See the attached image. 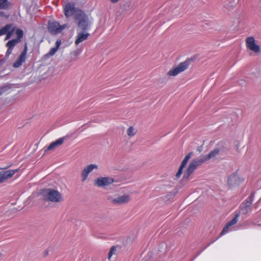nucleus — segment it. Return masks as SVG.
I'll return each instance as SVG.
<instances>
[{
  "label": "nucleus",
  "instance_id": "18",
  "mask_svg": "<svg viewBox=\"0 0 261 261\" xmlns=\"http://www.w3.org/2000/svg\"><path fill=\"white\" fill-rule=\"evenodd\" d=\"M65 139V137H61L51 143L46 149H45V151L54 149L58 146L62 145Z\"/></svg>",
  "mask_w": 261,
  "mask_h": 261
},
{
  "label": "nucleus",
  "instance_id": "34",
  "mask_svg": "<svg viewBox=\"0 0 261 261\" xmlns=\"http://www.w3.org/2000/svg\"><path fill=\"white\" fill-rule=\"evenodd\" d=\"M260 8H261V4H260Z\"/></svg>",
  "mask_w": 261,
  "mask_h": 261
},
{
  "label": "nucleus",
  "instance_id": "26",
  "mask_svg": "<svg viewBox=\"0 0 261 261\" xmlns=\"http://www.w3.org/2000/svg\"><path fill=\"white\" fill-rule=\"evenodd\" d=\"M15 31V27H14L10 31H9L7 34L6 36L5 37V40H7L9 39L13 34Z\"/></svg>",
  "mask_w": 261,
  "mask_h": 261
},
{
  "label": "nucleus",
  "instance_id": "25",
  "mask_svg": "<svg viewBox=\"0 0 261 261\" xmlns=\"http://www.w3.org/2000/svg\"><path fill=\"white\" fill-rule=\"evenodd\" d=\"M136 134V130L134 127L130 126L127 130V134L129 137H133Z\"/></svg>",
  "mask_w": 261,
  "mask_h": 261
},
{
  "label": "nucleus",
  "instance_id": "27",
  "mask_svg": "<svg viewBox=\"0 0 261 261\" xmlns=\"http://www.w3.org/2000/svg\"><path fill=\"white\" fill-rule=\"evenodd\" d=\"M116 251V248L115 246H112L108 254V258L110 259L112 256L115 253Z\"/></svg>",
  "mask_w": 261,
  "mask_h": 261
},
{
  "label": "nucleus",
  "instance_id": "24",
  "mask_svg": "<svg viewBox=\"0 0 261 261\" xmlns=\"http://www.w3.org/2000/svg\"><path fill=\"white\" fill-rule=\"evenodd\" d=\"M15 33L17 36V38L15 39L20 42L21 41V39L23 36V31L22 30H21L20 29H17L16 30Z\"/></svg>",
  "mask_w": 261,
  "mask_h": 261
},
{
  "label": "nucleus",
  "instance_id": "15",
  "mask_svg": "<svg viewBox=\"0 0 261 261\" xmlns=\"http://www.w3.org/2000/svg\"><path fill=\"white\" fill-rule=\"evenodd\" d=\"M61 44V40H57L56 42V46L51 48L48 53L44 56L43 59L45 60L54 56L58 50Z\"/></svg>",
  "mask_w": 261,
  "mask_h": 261
},
{
  "label": "nucleus",
  "instance_id": "33",
  "mask_svg": "<svg viewBox=\"0 0 261 261\" xmlns=\"http://www.w3.org/2000/svg\"><path fill=\"white\" fill-rule=\"evenodd\" d=\"M3 13V12H0V15H2Z\"/></svg>",
  "mask_w": 261,
  "mask_h": 261
},
{
  "label": "nucleus",
  "instance_id": "19",
  "mask_svg": "<svg viewBox=\"0 0 261 261\" xmlns=\"http://www.w3.org/2000/svg\"><path fill=\"white\" fill-rule=\"evenodd\" d=\"M251 204L250 202L246 201V200L241 205V210L243 214H247L251 210Z\"/></svg>",
  "mask_w": 261,
  "mask_h": 261
},
{
  "label": "nucleus",
  "instance_id": "30",
  "mask_svg": "<svg viewBox=\"0 0 261 261\" xmlns=\"http://www.w3.org/2000/svg\"><path fill=\"white\" fill-rule=\"evenodd\" d=\"M12 50L13 49L8 47V49L6 54V56L8 57L10 56V55L12 54Z\"/></svg>",
  "mask_w": 261,
  "mask_h": 261
},
{
  "label": "nucleus",
  "instance_id": "10",
  "mask_svg": "<svg viewBox=\"0 0 261 261\" xmlns=\"http://www.w3.org/2000/svg\"><path fill=\"white\" fill-rule=\"evenodd\" d=\"M18 169L8 170L0 172V184L3 183L8 179L11 178Z\"/></svg>",
  "mask_w": 261,
  "mask_h": 261
},
{
  "label": "nucleus",
  "instance_id": "22",
  "mask_svg": "<svg viewBox=\"0 0 261 261\" xmlns=\"http://www.w3.org/2000/svg\"><path fill=\"white\" fill-rule=\"evenodd\" d=\"M10 5L8 0H0V9L7 10L9 9Z\"/></svg>",
  "mask_w": 261,
  "mask_h": 261
},
{
  "label": "nucleus",
  "instance_id": "29",
  "mask_svg": "<svg viewBox=\"0 0 261 261\" xmlns=\"http://www.w3.org/2000/svg\"><path fill=\"white\" fill-rule=\"evenodd\" d=\"M254 194L252 193L249 196V197L247 199H246L245 200H246V201L250 202V203L252 204V202H253V199H254Z\"/></svg>",
  "mask_w": 261,
  "mask_h": 261
},
{
  "label": "nucleus",
  "instance_id": "7",
  "mask_svg": "<svg viewBox=\"0 0 261 261\" xmlns=\"http://www.w3.org/2000/svg\"><path fill=\"white\" fill-rule=\"evenodd\" d=\"M114 181L113 178L110 177H100L95 180L94 185L98 187H105L108 186Z\"/></svg>",
  "mask_w": 261,
  "mask_h": 261
},
{
  "label": "nucleus",
  "instance_id": "20",
  "mask_svg": "<svg viewBox=\"0 0 261 261\" xmlns=\"http://www.w3.org/2000/svg\"><path fill=\"white\" fill-rule=\"evenodd\" d=\"M238 175L236 173L231 174L227 179V183L230 186H233L237 184L238 180Z\"/></svg>",
  "mask_w": 261,
  "mask_h": 261
},
{
  "label": "nucleus",
  "instance_id": "1",
  "mask_svg": "<svg viewBox=\"0 0 261 261\" xmlns=\"http://www.w3.org/2000/svg\"><path fill=\"white\" fill-rule=\"evenodd\" d=\"M225 145L226 142L225 141H221L219 142L216 148L211 151L208 154L203 155L201 157L200 159L197 161V166L210 159H215L219 153L226 151Z\"/></svg>",
  "mask_w": 261,
  "mask_h": 261
},
{
  "label": "nucleus",
  "instance_id": "28",
  "mask_svg": "<svg viewBox=\"0 0 261 261\" xmlns=\"http://www.w3.org/2000/svg\"><path fill=\"white\" fill-rule=\"evenodd\" d=\"M10 87L8 86H5L0 88V95L5 93L7 91L9 90Z\"/></svg>",
  "mask_w": 261,
  "mask_h": 261
},
{
  "label": "nucleus",
  "instance_id": "11",
  "mask_svg": "<svg viewBox=\"0 0 261 261\" xmlns=\"http://www.w3.org/2000/svg\"><path fill=\"white\" fill-rule=\"evenodd\" d=\"M97 169L98 166L96 164H90L86 166L81 173L82 181H84L87 179L89 173L92 172L94 170H97Z\"/></svg>",
  "mask_w": 261,
  "mask_h": 261
},
{
  "label": "nucleus",
  "instance_id": "21",
  "mask_svg": "<svg viewBox=\"0 0 261 261\" xmlns=\"http://www.w3.org/2000/svg\"><path fill=\"white\" fill-rule=\"evenodd\" d=\"M14 27L12 24H7L0 29V36L6 34Z\"/></svg>",
  "mask_w": 261,
  "mask_h": 261
},
{
  "label": "nucleus",
  "instance_id": "4",
  "mask_svg": "<svg viewBox=\"0 0 261 261\" xmlns=\"http://www.w3.org/2000/svg\"><path fill=\"white\" fill-rule=\"evenodd\" d=\"M189 63L190 61L189 60H186L180 63L175 68L170 69L168 72V75L174 76L177 75L178 74L187 69L189 66Z\"/></svg>",
  "mask_w": 261,
  "mask_h": 261
},
{
  "label": "nucleus",
  "instance_id": "2",
  "mask_svg": "<svg viewBox=\"0 0 261 261\" xmlns=\"http://www.w3.org/2000/svg\"><path fill=\"white\" fill-rule=\"evenodd\" d=\"M42 193L46 200L55 202H59L63 200L62 195L57 190L45 189Z\"/></svg>",
  "mask_w": 261,
  "mask_h": 261
},
{
  "label": "nucleus",
  "instance_id": "13",
  "mask_svg": "<svg viewBox=\"0 0 261 261\" xmlns=\"http://www.w3.org/2000/svg\"><path fill=\"white\" fill-rule=\"evenodd\" d=\"M246 45L248 49L253 52L258 53L259 51V46L255 44L253 37H250L247 38Z\"/></svg>",
  "mask_w": 261,
  "mask_h": 261
},
{
  "label": "nucleus",
  "instance_id": "32",
  "mask_svg": "<svg viewBox=\"0 0 261 261\" xmlns=\"http://www.w3.org/2000/svg\"><path fill=\"white\" fill-rule=\"evenodd\" d=\"M11 165L7 167H5V168H0V169H6L7 168H8V167H9Z\"/></svg>",
  "mask_w": 261,
  "mask_h": 261
},
{
  "label": "nucleus",
  "instance_id": "14",
  "mask_svg": "<svg viewBox=\"0 0 261 261\" xmlns=\"http://www.w3.org/2000/svg\"><path fill=\"white\" fill-rule=\"evenodd\" d=\"M239 216L240 214L239 213L236 214L235 217L230 221L228 222L224 227L219 237L226 234L229 231L230 227L236 224L238 222Z\"/></svg>",
  "mask_w": 261,
  "mask_h": 261
},
{
  "label": "nucleus",
  "instance_id": "8",
  "mask_svg": "<svg viewBox=\"0 0 261 261\" xmlns=\"http://www.w3.org/2000/svg\"><path fill=\"white\" fill-rule=\"evenodd\" d=\"M78 11H82L80 9L75 8L74 3H68L64 7L65 15L67 17H69L72 15H75V18H76V14Z\"/></svg>",
  "mask_w": 261,
  "mask_h": 261
},
{
  "label": "nucleus",
  "instance_id": "16",
  "mask_svg": "<svg viewBox=\"0 0 261 261\" xmlns=\"http://www.w3.org/2000/svg\"><path fill=\"white\" fill-rule=\"evenodd\" d=\"M90 33L87 32H77L76 35V38L75 41V44L77 45L79 43L83 42L84 41L87 40L88 37L90 36Z\"/></svg>",
  "mask_w": 261,
  "mask_h": 261
},
{
  "label": "nucleus",
  "instance_id": "17",
  "mask_svg": "<svg viewBox=\"0 0 261 261\" xmlns=\"http://www.w3.org/2000/svg\"><path fill=\"white\" fill-rule=\"evenodd\" d=\"M196 169V160H193L184 173V177L188 178Z\"/></svg>",
  "mask_w": 261,
  "mask_h": 261
},
{
  "label": "nucleus",
  "instance_id": "31",
  "mask_svg": "<svg viewBox=\"0 0 261 261\" xmlns=\"http://www.w3.org/2000/svg\"><path fill=\"white\" fill-rule=\"evenodd\" d=\"M110 1L113 3H116L119 1V0H110Z\"/></svg>",
  "mask_w": 261,
  "mask_h": 261
},
{
  "label": "nucleus",
  "instance_id": "23",
  "mask_svg": "<svg viewBox=\"0 0 261 261\" xmlns=\"http://www.w3.org/2000/svg\"><path fill=\"white\" fill-rule=\"evenodd\" d=\"M19 43L18 41H17L16 39H12L10 41H9L7 44L6 46L7 47H9L10 48L13 49L14 46L16 45V44Z\"/></svg>",
  "mask_w": 261,
  "mask_h": 261
},
{
  "label": "nucleus",
  "instance_id": "6",
  "mask_svg": "<svg viewBox=\"0 0 261 261\" xmlns=\"http://www.w3.org/2000/svg\"><path fill=\"white\" fill-rule=\"evenodd\" d=\"M28 53V44L27 43L24 44L23 50L22 51L17 60L14 62L13 66L15 68L20 67L23 63L25 62L27 59V55Z\"/></svg>",
  "mask_w": 261,
  "mask_h": 261
},
{
  "label": "nucleus",
  "instance_id": "12",
  "mask_svg": "<svg viewBox=\"0 0 261 261\" xmlns=\"http://www.w3.org/2000/svg\"><path fill=\"white\" fill-rule=\"evenodd\" d=\"M193 154V152H189L188 154H187L186 155V156L185 157L184 159L182 160V161L181 163V165L179 167V168L177 172L175 174L176 179H178L180 177V176L182 173L183 169L185 167L188 162L189 161V160L191 158V156Z\"/></svg>",
  "mask_w": 261,
  "mask_h": 261
},
{
  "label": "nucleus",
  "instance_id": "9",
  "mask_svg": "<svg viewBox=\"0 0 261 261\" xmlns=\"http://www.w3.org/2000/svg\"><path fill=\"white\" fill-rule=\"evenodd\" d=\"M108 199L113 204L121 205L128 202L130 198L128 195H122L115 198H113L111 196H109Z\"/></svg>",
  "mask_w": 261,
  "mask_h": 261
},
{
  "label": "nucleus",
  "instance_id": "5",
  "mask_svg": "<svg viewBox=\"0 0 261 261\" xmlns=\"http://www.w3.org/2000/svg\"><path fill=\"white\" fill-rule=\"evenodd\" d=\"M67 27L66 24L60 25L56 21H49L48 22V30L52 34L60 33Z\"/></svg>",
  "mask_w": 261,
  "mask_h": 261
},
{
  "label": "nucleus",
  "instance_id": "3",
  "mask_svg": "<svg viewBox=\"0 0 261 261\" xmlns=\"http://www.w3.org/2000/svg\"><path fill=\"white\" fill-rule=\"evenodd\" d=\"M75 19L79 20L78 27L82 31L88 29L89 19L87 15L83 11H78Z\"/></svg>",
  "mask_w": 261,
  "mask_h": 261
}]
</instances>
